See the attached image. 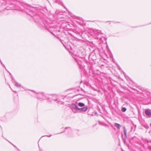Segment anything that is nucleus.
I'll return each instance as SVG.
<instances>
[{
  "instance_id": "obj_15",
  "label": "nucleus",
  "mask_w": 151,
  "mask_h": 151,
  "mask_svg": "<svg viewBox=\"0 0 151 151\" xmlns=\"http://www.w3.org/2000/svg\"><path fill=\"white\" fill-rule=\"evenodd\" d=\"M148 149L151 150V146H149L148 147Z\"/></svg>"
},
{
  "instance_id": "obj_12",
  "label": "nucleus",
  "mask_w": 151,
  "mask_h": 151,
  "mask_svg": "<svg viewBox=\"0 0 151 151\" xmlns=\"http://www.w3.org/2000/svg\"><path fill=\"white\" fill-rule=\"evenodd\" d=\"M98 33H99V34H102L101 32V30H98L97 31Z\"/></svg>"
},
{
  "instance_id": "obj_9",
  "label": "nucleus",
  "mask_w": 151,
  "mask_h": 151,
  "mask_svg": "<svg viewBox=\"0 0 151 151\" xmlns=\"http://www.w3.org/2000/svg\"><path fill=\"white\" fill-rule=\"evenodd\" d=\"M146 116H145L147 118H149L151 117V114H145Z\"/></svg>"
},
{
  "instance_id": "obj_16",
  "label": "nucleus",
  "mask_w": 151,
  "mask_h": 151,
  "mask_svg": "<svg viewBox=\"0 0 151 151\" xmlns=\"http://www.w3.org/2000/svg\"><path fill=\"white\" fill-rule=\"evenodd\" d=\"M67 128H69V129H70V130H71V128H70V127H66L65 128V129H67Z\"/></svg>"
},
{
  "instance_id": "obj_5",
  "label": "nucleus",
  "mask_w": 151,
  "mask_h": 151,
  "mask_svg": "<svg viewBox=\"0 0 151 151\" xmlns=\"http://www.w3.org/2000/svg\"><path fill=\"white\" fill-rule=\"evenodd\" d=\"M124 135L127 137V130L125 127L124 128Z\"/></svg>"
},
{
  "instance_id": "obj_17",
  "label": "nucleus",
  "mask_w": 151,
  "mask_h": 151,
  "mask_svg": "<svg viewBox=\"0 0 151 151\" xmlns=\"http://www.w3.org/2000/svg\"><path fill=\"white\" fill-rule=\"evenodd\" d=\"M14 81H15L14 79V80H13V82H12L13 83H14Z\"/></svg>"
},
{
  "instance_id": "obj_11",
  "label": "nucleus",
  "mask_w": 151,
  "mask_h": 151,
  "mask_svg": "<svg viewBox=\"0 0 151 151\" xmlns=\"http://www.w3.org/2000/svg\"><path fill=\"white\" fill-rule=\"evenodd\" d=\"M57 103H58L59 104H63V103L62 101H58L57 102Z\"/></svg>"
},
{
  "instance_id": "obj_25",
  "label": "nucleus",
  "mask_w": 151,
  "mask_h": 151,
  "mask_svg": "<svg viewBox=\"0 0 151 151\" xmlns=\"http://www.w3.org/2000/svg\"><path fill=\"white\" fill-rule=\"evenodd\" d=\"M10 75H11V73H10Z\"/></svg>"
},
{
  "instance_id": "obj_22",
  "label": "nucleus",
  "mask_w": 151,
  "mask_h": 151,
  "mask_svg": "<svg viewBox=\"0 0 151 151\" xmlns=\"http://www.w3.org/2000/svg\"><path fill=\"white\" fill-rule=\"evenodd\" d=\"M150 126H151V123L150 124Z\"/></svg>"
},
{
  "instance_id": "obj_8",
  "label": "nucleus",
  "mask_w": 151,
  "mask_h": 151,
  "mask_svg": "<svg viewBox=\"0 0 151 151\" xmlns=\"http://www.w3.org/2000/svg\"><path fill=\"white\" fill-rule=\"evenodd\" d=\"M145 113H151V110L149 109H147L145 111Z\"/></svg>"
},
{
  "instance_id": "obj_13",
  "label": "nucleus",
  "mask_w": 151,
  "mask_h": 151,
  "mask_svg": "<svg viewBox=\"0 0 151 151\" xmlns=\"http://www.w3.org/2000/svg\"><path fill=\"white\" fill-rule=\"evenodd\" d=\"M125 77H126V78L127 79H129V78L128 76H127L126 75H125Z\"/></svg>"
},
{
  "instance_id": "obj_6",
  "label": "nucleus",
  "mask_w": 151,
  "mask_h": 151,
  "mask_svg": "<svg viewBox=\"0 0 151 151\" xmlns=\"http://www.w3.org/2000/svg\"><path fill=\"white\" fill-rule=\"evenodd\" d=\"M115 126L118 128L120 129L121 125L119 124L115 123L114 124Z\"/></svg>"
},
{
  "instance_id": "obj_4",
  "label": "nucleus",
  "mask_w": 151,
  "mask_h": 151,
  "mask_svg": "<svg viewBox=\"0 0 151 151\" xmlns=\"http://www.w3.org/2000/svg\"><path fill=\"white\" fill-rule=\"evenodd\" d=\"M14 83L15 84V85L17 87H20L21 86V84L18 83L17 82H16L15 81H14Z\"/></svg>"
},
{
  "instance_id": "obj_24",
  "label": "nucleus",
  "mask_w": 151,
  "mask_h": 151,
  "mask_svg": "<svg viewBox=\"0 0 151 151\" xmlns=\"http://www.w3.org/2000/svg\"><path fill=\"white\" fill-rule=\"evenodd\" d=\"M4 66L5 68V65H4Z\"/></svg>"
},
{
  "instance_id": "obj_7",
  "label": "nucleus",
  "mask_w": 151,
  "mask_h": 151,
  "mask_svg": "<svg viewBox=\"0 0 151 151\" xmlns=\"http://www.w3.org/2000/svg\"><path fill=\"white\" fill-rule=\"evenodd\" d=\"M40 95H41V96L40 97V98L43 99H45V96L44 95V94L43 93H41L40 94Z\"/></svg>"
},
{
  "instance_id": "obj_19",
  "label": "nucleus",
  "mask_w": 151,
  "mask_h": 151,
  "mask_svg": "<svg viewBox=\"0 0 151 151\" xmlns=\"http://www.w3.org/2000/svg\"><path fill=\"white\" fill-rule=\"evenodd\" d=\"M48 136V137H50L51 136V135L49 136Z\"/></svg>"
},
{
  "instance_id": "obj_21",
  "label": "nucleus",
  "mask_w": 151,
  "mask_h": 151,
  "mask_svg": "<svg viewBox=\"0 0 151 151\" xmlns=\"http://www.w3.org/2000/svg\"><path fill=\"white\" fill-rule=\"evenodd\" d=\"M14 92H15V93H17V92H16V91H14Z\"/></svg>"
},
{
  "instance_id": "obj_3",
  "label": "nucleus",
  "mask_w": 151,
  "mask_h": 151,
  "mask_svg": "<svg viewBox=\"0 0 151 151\" xmlns=\"http://www.w3.org/2000/svg\"><path fill=\"white\" fill-rule=\"evenodd\" d=\"M78 105L79 106L81 107H83L86 106L85 104L84 103L81 102L78 103Z\"/></svg>"
},
{
  "instance_id": "obj_18",
  "label": "nucleus",
  "mask_w": 151,
  "mask_h": 151,
  "mask_svg": "<svg viewBox=\"0 0 151 151\" xmlns=\"http://www.w3.org/2000/svg\"><path fill=\"white\" fill-rule=\"evenodd\" d=\"M95 114V115H96V116H97V114Z\"/></svg>"
},
{
  "instance_id": "obj_1",
  "label": "nucleus",
  "mask_w": 151,
  "mask_h": 151,
  "mask_svg": "<svg viewBox=\"0 0 151 151\" xmlns=\"http://www.w3.org/2000/svg\"><path fill=\"white\" fill-rule=\"evenodd\" d=\"M72 108L78 111H79L80 112L81 111H86L87 109V106H85L83 108H79L75 104H72Z\"/></svg>"
},
{
  "instance_id": "obj_20",
  "label": "nucleus",
  "mask_w": 151,
  "mask_h": 151,
  "mask_svg": "<svg viewBox=\"0 0 151 151\" xmlns=\"http://www.w3.org/2000/svg\"><path fill=\"white\" fill-rule=\"evenodd\" d=\"M91 116H93V115L92 114H91Z\"/></svg>"
},
{
  "instance_id": "obj_14",
  "label": "nucleus",
  "mask_w": 151,
  "mask_h": 151,
  "mask_svg": "<svg viewBox=\"0 0 151 151\" xmlns=\"http://www.w3.org/2000/svg\"><path fill=\"white\" fill-rule=\"evenodd\" d=\"M11 77L12 79V82H13V80H14V79L13 78V77L12 75H11Z\"/></svg>"
},
{
  "instance_id": "obj_10",
  "label": "nucleus",
  "mask_w": 151,
  "mask_h": 151,
  "mask_svg": "<svg viewBox=\"0 0 151 151\" xmlns=\"http://www.w3.org/2000/svg\"><path fill=\"white\" fill-rule=\"evenodd\" d=\"M126 110V108L125 107H123L122 109V111L123 112H125Z\"/></svg>"
},
{
  "instance_id": "obj_23",
  "label": "nucleus",
  "mask_w": 151,
  "mask_h": 151,
  "mask_svg": "<svg viewBox=\"0 0 151 151\" xmlns=\"http://www.w3.org/2000/svg\"><path fill=\"white\" fill-rule=\"evenodd\" d=\"M147 143H149V142H148V141H147Z\"/></svg>"
},
{
  "instance_id": "obj_2",
  "label": "nucleus",
  "mask_w": 151,
  "mask_h": 151,
  "mask_svg": "<svg viewBox=\"0 0 151 151\" xmlns=\"http://www.w3.org/2000/svg\"><path fill=\"white\" fill-rule=\"evenodd\" d=\"M51 99L55 101L58 100L57 96L56 95H53L51 98Z\"/></svg>"
}]
</instances>
